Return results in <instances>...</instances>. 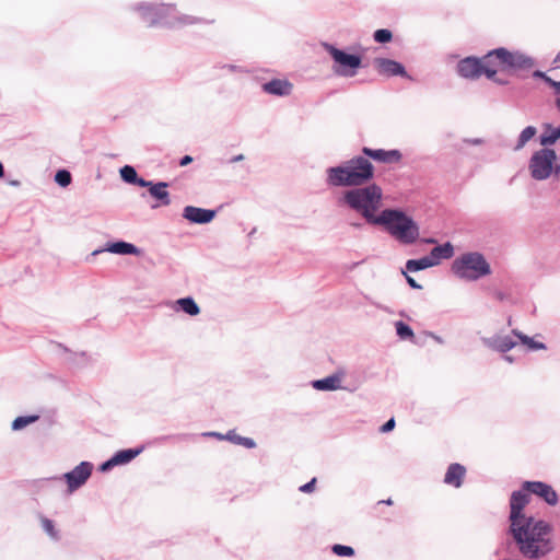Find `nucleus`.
I'll list each match as a JSON object with an SVG mask.
<instances>
[{
	"instance_id": "23",
	"label": "nucleus",
	"mask_w": 560,
	"mask_h": 560,
	"mask_svg": "<svg viewBox=\"0 0 560 560\" xmlns=\"http://www.w3.org/2000/svg\"><path fill=\"white\" fill-rule=\"evenodd\" d=\"M466 471L467 470L464 465L459 463H453L447 467L443 481L448 486L459 488L464 482Z\"/></svg>"
},
{
	"instance_id": "29",
	"label": "nucleus",
	"mask_w": 560,
	"mask_h": 560,
	"mask_svg": "<svg viewBox=\"0 0 560 560\" xmlns=\"http://www.w3.org/2000/svg\"><path fill=\"white\" fill-rule=\"evenodd\" d=\"M39 419V415H24L16 417L12 423V431H21L30 424L35 423Z\"/></svg>"
},
{
	"instance_id": "26",
	"label": "nucleus",
	"mask_w": 560,
	"mask_h": 560,
	"mask_svg": "<svg viewBox=\"0 0 560 560\" xmlns=\"http://www.w3.org/2000/svg\"><path fill=\"white\" fill-rule=\"evenodd\" d=\"M560 140V125L555 127L550 122L542 126V132L539 135L538 141L545 148H550Z\"/></svg>"
},
{
	"instance_id": "11",
	"label": "nucleus",
	"mask_w": 560,
	"mask_h": 560,
	"mask_svg": "<svg viewBox=\"0 0 560 560\" xmlns=\"http://www.w3.org/2000/svg\"><path fill=\"white\" fill-rule=\"evenodd\" d=\"M532 491L525 487V481L522 482L520 489L514 490L510 495V512H509V526L529 520L530 515H526L524 510L530 502Z\"/></svg>"
},
{
	"instance_id": "59",
	"label": "nucleus",
	"mask_w": 560,
	"mask_h": 560,
	"mask_svg": "<svg viewBox=\"0 0 560 560\" xmlns=\"http://www.w3.org/2000/svg\"><path fill=\"white\" fill-rule=\"evenodd\" d=\"M381 503H384V504H387V505H392L393 504V501L390 498H388L387 500H383L381 501Z\"/></svg>"
},
{
	"instance_id": "22",
	"label": "nucleus",
	"mask_w": 560,
	"mask_h": 560,
	"mask_svg": "<svg viewBox=\"0 0 560 560\" xmlns=\"http://www.w3.org/2000/svg\"><path fill=\"white\" fill-rule=\"evenodd\" d=\"M454 245L450 241H446L443 244H438L434 246L427 256L429 257L433 267H435L440 265L442 260L451 259L454 256Z\"/></svg>"
},
{
	"instance_id": "51",
	"label": "nucleus",
	"mask_w": 560,
	"mask_h": 560,
	"mask_svg": "<svg viewBox=\"0 0 560 560\" xmlns=\"http://www.w3.org/2000/svg\"><path fill=\"white\" fill-rule=\"evenodd\" d=\"M223 68H228L232 72H235L240 69V67L235 65H224Z\"/></svg>"
},
{
	"instance_id": "6",
	"label": "nucleus",
	"mask_w": 560,
	"mask_h": 560,
	"mask_svg": "<svg viewBox=\"0 0 560 560\" xmlns=\"http://www.w3.org/2000/svg\"><path fill=\"white\" fill-rule=\"evenodd\" d=\"M322 47L332 60V71L338 77L352 78L363 67L364 49L358 46L339 48L335 44L322 42Z\"/></svg>"
},
{
	"instance_id": "50",
	"label": "nucleus",
	"mask_w": 560,
	"mask_h": 560,
	"mask_svg": "<svg viewBox=\"0 0 560 560\" xmlns=\"http://www.w3.org/2000/svg\"><path fill=\"white\" fill-rule=\"evenodd\" d=\"M552 168H553L552 175L559 176L560 175V163H558V160L556 162H553Z\"/></svg>"
},
{
	"instance_id": "13",
	"label": "nucleus",
	"mask_w": 560,
	"mask_h": 560,
	"mask_svg": "<svg viewBox=\"0 0 560 560\" xmlns=\"http://www.w3.org/2000/svg\"><path fill=\"white\" fill-rule=\"evenodd\" d=\"M373 65L380 75L387 78L399 77L409 81H413V77L408 73L402 62L384 57L374 58Z\"/></svg>"
},
{
	"instance_id": "3",
	"label": "nucleus",
	"mask_w": 560,
	"mask_h": 560,
	"mask_svg": "<svg viewBox=\"0 0 560 560\" xmlns=\"http://www.w3.org/2000/svg\"><path fill=\"white\" fill-rule=\"evenodd\" d=\"M375 166L362 153L329 166L326 170V184L329 187H358L372 184Z\"/></svg>"
},
{
	"instance_id": "46",
	"label": "nucleus",
	"mask_w": 560,
	"mask_h": 560,
	"mask_svg": "<svg viewBox=\"0 0 560 560\" xmlns=\"http://www.w3.org/2000/svg\"><path fill=\"white\" fill-rule=\"evenodd\" d=\"M194 161V158L191 155H183L179 160H178V165L184 167V166H187L189 165L191 162Z\"/></svg>"
},
{
	"instance_id": "8",
	"label": "nucleus",
	"mask_w": 560,
	"mask_h": 560,
	"mask_svg": "<svg viewBox=\"0 0 560 560\" xmlns=\"http://www.w3.org/2000/svg\"><path fill=\"white\" fill-rule=\"evenodd\" d=\"M130 10L138 12L142 22L149 27H175L173 13L176 12V5L173 3L138 2L131 4Z\"/></svg>"
},
{
	"instance_id": "48",
	"label": "nucleus",
	"mask_w": 560,
	"mask_h": 560,
	"mask_svg": "<svg viewBox=\"0 0 560 560\" xmlns=\"http://www.w3.org/2000/svg\"><path fill=\"white\" fill-rule=\"evenodd\" d=\"M494 298L498 301L503 302L506 299V294L503 291H501V290H495L494 291Z\"/></svg>"
},
{
	"instance_id": "39",
	"label": "nucleus",
	"mask_w": 560,
	"mask_h": 560,
	"mask_svg": "<svg viewBox=\"0 0 560 560\" xmlns=\"http://www.w3.org/2000/svg\"><path fill=\"white\" fill-rule=\"evenodd\" d=\"M241 438L242 435L237 434L234 429L229 430L226 433H224V440L235 445H238Z\"/></svg>"
},
{
	"instance_id": "15",
	"label": "nucleus",
	"mask_w": 560,
	"mask_h": 560,
	"mask_svg": "<svg viewBox=\"0 0 560 560\" xmlns=\"http://www.w3.org/2000/svg\"><path fill=\"white\" fill-rule=\"evenodd\" d=\"M525 487L532 494L536 495L550 506L559 502V495L551 485L540 480H525Z\"/></svg>"
},
{
	"instance_id": "58",
	"label": "nucleus",
	"mask_w": 560,
	"mask_h": 560,
	"mask_svg": "<svg viewBox=\"0 0 560 560\" xmlns=\"http://www.w3.org/2000/svg\"><path fill=\"white\" fill-rule=\"evenodd\" d=\"M424 242L428 244L436 243L435 238H433V237H429V238L424 240Z\"/></svg>"
},
{
	"instance_id": "24",
	"label": "nucleus",
	"mask_w": 560,
	"mask_h": 560,
	"mask_svg": "<svg viewBox=\"0 0 560 560\" xmlns=\"http://www.w3.org/2000/svg\"><path fill=\"white\" fill-rule=\"evenodd\" d=\"M119 175L124 183L143 188L148 179L140 176L135 166L126 164L119 168Z\"/></svg>"
},
{
	"instance_id": "60",
	"label": "nucleus",
	"mask_w": 560,
	"mask_h": 560,
	"mask_svg": "<svg viewBox=\"0 0 560 560\" xmlns=\"http://www.w3.org/2000/svg\"><path fill=\"white\" fill-rule=\"evenodd\" d=\"M560 61V51L557 54V56L553 59V63H557Z\"/></svg>"
},
{
	"instance_id": "43",
	"label": "nucleus",
	"mask_w": 560,
	"mask_h": 560,
	"mask_svg": "<svg viewBox=\"0 0 560 560\" xmlns=\"http://www.w3.org/2000/svg\"><path fill=\"white\" fill-rule=\"evenodd\" d=\"M402 273L405 276L406 282L408 283V285L411 289H415V290H421L422 289V285L420 283H418L415 278L409 276L406 271H402Z\"/></svg>"
},
{
	"instance_id": "20",
	"label": "nucleus",
	"mask_w": 560,
	"mask_h": 560,
	"mask_svg": "<svg viewBox=\"0 0 560 560\" xmlns=\"http://www.w3.org/2000/svg\"><path fill=\"white\" fill-rule=\"evenodd\" d=\"M512 335H493L492 337L482 338V342L486 347L498 351L500 353H506L518 343L517 339Z\"/></svg>"
},
{
	"instance_id": "10",
	"label": "nucleus",
	"mask_w": 560,
	"mask_h": 560,
	"mask_svg": "<svg viewBox=\"0 0 560 560\" xmlns=\"http://www.w3.org/2000/svg\"><path fill=\"white\" fill-rule=\"evenodd\" d=\"M558 160L555 149L545 148L535 151L528 163L530 176L535 180H546L552 175L553 162Z\"/></svg>"
},
{
	"instance_id": "36",
	"label": "nucleus",
	"mask_w": 560,
	"mask_h": 560,
	"mask_svg": "<svg viewBox=\"0 0 560 560\" xmlns=\"http://www.w3.org/2000/svg\"><path fill=\"white\" fill-rule=\"evenodd\" d=\"M42 526L49 537H51L54 540H59L60 535L58 529H56L54 521L47 517H42Z\"/></svg>"
},
{
	"instance_id": "18",
	"label": "nucleus",
	"mask_w": 560,
	"mask_h": 560,
	"mask_svg": "<svg viewBox=\"0 0 560 560\" xmlns=\"http://www.w3.org/2000/svg\"><path fill=\"white\" fill-rule=\"evenodd\" d=\"M170 187L168 182H155V180H148L147 185H144L143 188H148L149 195L154 199V203L151 205V209H156L160 207H166L171 205V194L167 190Z\"/></svg>"
},
{
	"instance_id": "52",
	"label": "nucleus",
	"mask_w": 560,
	"mask_h": 560,
	"mask_svg": "<svg viewBox=\"0 0 560 560\" xmlns=\"http://www.w3.org/2000/svg\"><path fill=\"white\" fill-rule=\"evenodd\" d=\"M503 354H504V355H503V359H504L505 361H508L509 363H513V362L515 361V358H514V357L509 355V354H506V353H503Z\"/></svg>"
},
{
	"instance_id": "56",
	"label": "nucleus",
	"mask_w": 560,
	"mask_h": 560,
	"mask_svg": "<svg viewBox=\"0 0 560 560\" xmlns=\"http://www.w3.org/2000/svg\"><path fill=\"white\" fill-rule=\"evenodd\" d=\"M9 184H10L11 186H15V187H18V186H20V185H21V183H20L19 180H16V179H14V180H10V182H9Z\"/></svg>"
},
{
	"instance_id": "30",
	"label": "nucleus",
	"mask_w": 560,
	"mask_h": 560,
	"mask_svg": "<svg viewBox=\"0 0 560 560\" xmlns=\"http://www.w3.org/2000/svg\"><path fill=\"white\" fill-rule=\"evenodd\" d=\"M537 133V129L536 127L534 126H527L525 127L518 138H517V142L514 147V150H521L522 148H524L526 145V143L532 140Z\"/></svg>"
},
{
	"instance_id": "12",
	"label": "nucleus",
	"mask_w": 560,
	"mask_h": 560,
	"mask_svg": "<svg viewBox=\"0 0 560 560\" xmlns=\"http://www.w3.org/2000/svg\"><path fill=\"white\" fill-rule=\"evenodd\" d=\"M144 450V445L136 447L122 448L116 451L109 458L98 465V471L106 474L117 466H124L131 463Z\"/></svg>"
},
{
	"instance_id": "7",
	"label": "nucleus",
	"mask_w": 560,
	"mask_h": 560,
	"mask_svg": "<svg viewBox=\"0 0 560 560\" xmlns=\"http://www.w3.org/2000/svg\"><path fill=\"white\" fill-rule=\"evenodd\" d=\"M451 270L458 279L466 281H477L492 273L491 265L480 252H466L457 256Z\"/></svg>"
},
{
	"instance_id": "32",
	"label": "nucleus",
	"mask_w": 560,
	"mask_h": 560,
	"mask_svg": "<svg viewBox=\"0 0 560 560\" xmlns=\"http://www.w3.org/2000/svg\"><path fill=\"white\" fill-rule=\"evenodd\" d=\"M54 179L58 186L66 188L72 183V175L67 168H59L56 171Z\"/></svg>"
},
{
	"instance_id": "21",
	"label": "nucleus",
	"mask_w": 560,
	"mask_h": 560,
	"mask_svg": "<svg viewBox=\"0 0 560 560\" xmlns=\"http://www.w3.org/2000/svg\"><path fill=\"white\" fill-rule=\"evenodd\" d=\"M293 84L287 79L273 78L261 85V90L279 97L288 96L292 92Z\"/></svg>"
},
{
	"instance_id": "28",
	"label": "nucleus",
	"mask_w": 560,
	"mask_h": 560,
	"mask_svg": "<svg viewBox=\"0 0 560 560\" xmlns=\"http://www.w3.org/2000/svg\"><path fill=\"white\" fill-rule=\"evenodd\" d=\"M432 267L433 265L427 255L420 258L408 259L406 261V271L409 272H418Z\"/></svg>"
},
{
	"instance_id": "31",
	"label": "nucleus",
	"mask_w": 560,
	"mask_h": 560,
	"mask_svg": "<svg viewBox=\"0 0 560 560\" xmlns=\"http://www.w3.org/2000/svg\"><path fill=\"white\" fill-rule=\"evenodd\" d=\"M396 335L401 340H413L415 332L411 326L404 320H397L395 323Z\"/></svg>"
},
{
	"instance_id": "25",
	"label": "nucleus",
	"mask_w": 560,
	"mask_h": 560,
	"mask_svg": "<svg viewBox=\"0 0 560 560\" xmlns=\"http://www.w3.org/2000/svg\"><path fill=\"white\" fill-rule=\"evenodd\" d=\"M172 308L175 312H182L189 316H197L200 314V307L192 296L177 299L172 303Z\"/></svg>"
},
{
	"instance_id": "37",
	"label": "nucleus",
	"mask_w": 560,
	"mask_h": 560,
	"mask_svg": "<svg viewBox=\"0 0 560 560\" xmlns=\"http://www.w3.org/2000/svg\"><path fill=\"white\" fill-rule=\"evenodd\" d=\"M532 77L533 79L541 80L546 85L553 89V91L556 92V81L551 79L549 75H547L546 72L541 70H534L532 72Z\"/></svg>"
},
{
	"instance_id": "38",
	"label": "nucleus",
	"mask_w": 560,
	"mask_h": 560,
	"mask_svg": "<svg viewBox=\"0 0 560 560\" xmlns=\"http://www.w3.org/2000/svg\"><path fill=\"white\" fill-rule=\"evenodd\" d=\"M173 19H175V27L177 25H191V24H195L197 22H200L201 20L200 19H197L195 16H191V15H180V16H175L173 14Z\"/></svg>"
},
{
	"instance_id": "40",
	"label": "nucleus",
	"mask_w": 560,
	"mask_h": 560,
	"mask_svg": "<svg viewBox=\"0 0 560 560\" xmlns=\"http://www.w3.org/2000/svg\"><path fill=\"white\" fill-rule=\"evenodd\" d=\"M238 445H241L247 450H253L256 447L257 444L253 438L242 436Z\"/></svg>"
},
{
	"instance_id": "45",
	"label": "nucleus",
	"mask_w": 560,
	"mask_h": 560,
	"mask_svg": "<svg viewBox=\"0 0 560 560\" xmlns=\"http://www.w3.org/2000/svg\"><path fill=\"white\" fill-rule=\"evenodd\" d=\"M201 435L206 436V438H214V439H217L219 441H225L224 440V433H220V432H217V431L203 432Z\"/></svg>"
},
{
	"instance_id": "42",
	"label": "nucleus",
	"mask_w": 560,
	"mask_h": 560,
	"mask_svg": "<svg viewBox=\"0 0 560 560\" xmlns=\"http://www.w3.org/2000/svg\"><path fill=\"white\" fill-rule=\"evenodd\" d=\"M395 419L394 418H389L387 421H385L381 427H380V431L382 433H388L390 431L394 430L395 428Z\"/></svg>"
},
{
	"instance_id": "53",
	"label": "nucleus",
	"mask_w": 560,
	"mask_h": 560,
	"mask_svg": "<svg viewBox=\"0 0 560 560\" xmlns=\"http://www.w3.org/2000/svg\"><path fill=\"white\" fill-rule=\"evenodd\" d=\"M467 142H469L471 144H480L482 142V140L479 138H475V139H469Z\"/></svg>"
},
{
	"instance_id": "54",
	"label": "nucleus",
	"mask_w": 560,
	"mask_h": 560,
	"mask_svg": "<svg viewBox=\"0 0 560 560\" xmlns=\"http://www.w3.org/2000/svg\"><path fill=\"white\" fill-rule=\"evenodd\" d=\"M429 335H430L432 338H434L439 343H442V342H443V340H442V338H441L440 336H436V335H435V334H433V332H429Z\"/></svg>"
},
{
	"instance_id": "34",
	"label": "nucleus",
	"mask_w": 560,
	"mask_h": 560,
	"mask_svg": "<svg viewBox=\"0 0 560 560\" xmlns=\"http://www.w3.org/2000/svg\"><path fill=\"white\" fill-rule=\"evenodd\" d=\"M373 39L378 44H388L393 40V32L389 28H377L373 33Z\"/></svg>"
},
{
	"instance_id": "4",
	"label": "nucleus",
	"mask_w": 560,
	"mask_h": 560,
	"mask_svg": "<svg viewBox=\"0 0 560 560\" xmlns=\"http://www.w3.org/2000/svg\"><path fill=\"white\" fill-rule=\"evenodd\" d=\"M338 199V205L361 214L365 222L374 225L378 219L376 211L383 201V189L376 184H368L358 187H348Z\"/></svg>"
},
{
	"instance_id": "5",
	"label": "nucleus",
	"mask_w": 560,
	"mask_h": 560,
	"mask_svg": "<svg viewBox=\"0 0 560 560\" xmlns=\"http://www.w3.org/2000/svg\"><path fill=\"white\" fill-rule=\"evenodd\" d=\"M374 226H382L386 233L402 245H412L420 237L418 222L399 207L381 210Z\"/></svg>"
},
{
	"instance_id": "16",
	"label": "nucleus",
	"mask_w": 560,
	"mask_h": 560,
	"mask_svg": "<svg viewBox=\"0 0 560 560\" xmlns=\"http://www.w3.org/2000/svg\"><path fill=\"white\" fill-rule=\"evenodd\" d=\"M361 153L366 156L371 162H377L383 164H396L402 159V153L398 149H373L370 147H362Z\"/></svg>"
},
{
	"instance_id": "57",
	"label": "nucleus",
	"mask_w": 560,
	"mask_h": 560,
	"mask_svg": "<svg viewBox=\"0 0 560 560\" xmlns=\"http://www.w3.org/2000/svg\"><path fill=\"white\" fill-rule=\"evenodd\" d=\"M556 93L560 94V80L556 81Z\"/></svg>"
},
{
	"instance_id": "63",
	"label": "nucleus",
	"mask_w": 560,
	"mask_h": 560,
	"mask_svg": "<svg viewBox=\"0 0 560 560\" xmlns=\"http://www.w3.org/2000/svg\"><path fill=\"white\" fill-rule=\"evenodd\" d=\"M256 231H257V229L253 228V230L248 233V236L250 237V236L255 235Z\"/></svg>"
},
{
	"instance_id": "19",
	"label": "nucleus",
	"mask_w": 560,
	"mask_h": 560,
	"mask_svg": "<svg viewBox=\"0 0 560 560\" xmlns=\"http://www.w3.org/2000/svg\"><path fill=\"white\" fill-rule=\"evenodd\" d=\"M343 376L342 371H337L328 376H325L323 378L314 380L311 382V385L314 389L320 390V392H332L337 389H345L352 392V388H349L347 386L341 385V380Z\"/></svg>"
},
{
	"instance_id": "47",
	"label": "nucleus",
	"mask_w": 560,
	"mask_h": 560,
	"mask_svg": "<svg viewBox=\"0 0 560 560\" xmlns=\"http://www.w3.org/2000/svg\"><path fill=\"white\" fill-rule=\"evenodd\" d=\"M489 80L494 82L498 85H501V86H505L510 83L509 80L499 78L497 74H494L493 79H489Z\"/></svg>"
},
{
	"instance_id": "44",
	"label": "nucleus",
	"mask_w": 560,
	"mask_h": 560,
	"mask_svg": "<svg viewBox=\"0 0 560 560\" xmlns=\"http://www.w3.org/2000/svg\"><path fill=\"white\" fill-rule=\"evenodd\" d=\"M189 434H176V435H164L156 439V441H168V440H176V441H184L188 439Z\"/></svg>"
},
{
	"instance_id": "14",
	"label": "nucleus",
	"mask_w": 560,
	"mask_h": 560,
	"mask_svg": "<svg viewBox=\"0 0 560 560\" xmlns=\"http://www.w3.org/2000/svg\"><path fill=\"white\" fill-rule=\"evenodd\" d=\"M104 252H109L112 254L121 256H141L143 254L142 248L136 246L135 244L126 242L124 240H115L108 241L103 248H97L93 250L86 257V260L90 261L91 257H95L96 255Z\"/></svg>"
},
{
	"instance_id": "9",
	"label": "nucleus",
	"mask_w": 560,
	"mask_h": 560,
	"mask_svg": "<svg viewBox=\"0 0 560 560\" xmlns=\"http://www.w3.org/2000/svg\"><path fill=\"white\" fill-rule=\"evenodd\" d=\"M94 465L92 462L82 460L71 470L62 474L61 476H52L49 478L39 479L38 482H49L62 480L67 485V492L73 493L82 488L93 474Z\"/></svg>"
},
{
	"instance_id": "17",
	"label": "nucleus",
	"mask_w": 560,
	"mask_h": 560,
	"mask_svg": "<svg viewBox=\"0 0 560 560\" xmlns=\"http://www.w3.org/2000/svg\"><path fill=\"white\" fill-rule=\"evenodd\" d=\"M221 208L222 206H220L217 209H206L195 206H186L183 209L182 217L191 224L203 225L212 222Z\"/></svg>"
},
{
	"instance_id": "2",
	"label": "nucleus",
	"mask_w": 560,
	"mask_h": 560,
	"mask_svg": "<svg viewBox=\"0 0 560 560\" xmlns=\"http://www.w3.org/2000/svg\"><path fill=\"white\" fill-rule=\"evenodd\" d=\"M552 530L549 522L530 515L529 520L509 526L508 534L524 558L540 560L555 549L551 538L548 537Z\"/></svg>"
},
{
	"instance_id": "62",
	"label": "nucleus",
	"mask_w": 560,
	"mask_h": 560,
	"mask_svg": "<svg viewBox=\"0 0 560 560\" xmlns=\"http://www.w3.org/2000/svg\"><path fill=\"white\" fill-rule=\"evenodd\" d=\"M556 107L560 112V96L556 100Z\"/></svg>"
},
{
	"instance_id": "33",
	"label": "nucleus",
	"mask_w": 560,
	"mask_h": 560,
	"mask_svg": "<svg viewBox=\"0 0 560 560\" xmlns=\"http://www.w3.org/2000/svg\"><path fill=\"white\" fill-rule=\"evenodd\" d=\"M331 552L342 558H351L355 555V550L353 547L342 544H334L331 546Z\"/></svg>"
},
{
	"instance_id": "35",
	"label": "nucleus",
	"mask_w": 560,
	"mask_h": 560,
	"mask_svg": "<svg viewBox=\"0 0 560 560\" xmlns=\"http://www.w3.org/2000/svg\"><path fill=\"white\" fill-rule=\"evenodd\" d=\"M55 345L63 352V353H69L70 354V358H69V362L70 363H75V359L77 357H80L82 359H84L85 361H89L90 360V357L86 351H80V352H73L71 351L66 345L61 343V342H55Z\"/></svg>"
},
{
	"instance_id": "49",
	"label": "nucleus",
	"mask_w": 560,
	"mask_h": 560,
	"mask_svg": "<svg viewBox=\"0 0 560 560\" xmlns=\"http://www.w3.org/2000/svg\"><path fill=\"white\" fill-rule=\"evenodd\" d=\"M245 159V156L243 154H237V155H234L232 156L228 163L232 164V163H236V162H241Z\"/></svg>"
},
{
	"instance_id": "41",
	"label": "nucleus",
	"mask_w": 560,
	"mask_h": 560,
	"mask_svg": "<svg viewBox=\"0 0 560 560\" xmlns=\"http://www.w3.org/2000/svg\"><path fill=\"white\" fill-rule=\"evenodd\" d=\"M316 486V478H312L310 481L302 485L299 490L303 493H311L314 491Z\"/></svg>"
},
{
	"instance_id": "61",
	"label": "nucleus",
	"mask_w": 560,
	"mask_h": 560,
	"mask_svg": "<svg viewBox=\"0 0 560 560\" xmlns=\"http://www.w3.org/2000/svg\"><path fill=\"white\" fill-rule=\"evenodd\" d=\"M351 225L355 229H360L362 226L360 222L351 223Z\"/></svg>"
},
{
	"instance_id": "64",
	"label": "nucleus",
	"mask_w": 560,
	"mask_h": 560,
	"mask_svg": "<svg viewBox=\"0 0 560 560\" xmlns=\"http://www.w3.org/2000/svg\"><path fill=\"white\" fill-rule=\"evenodd\" d=\"M359 265H360V262H353V264H351V266H350V268H349V269H350V270H352L353 268H355V267H357V266H359Z\"/></svg>"
},
{
	"instance_id": "27",
	"label": "nucleus",
	"mask_w": 560,
	"mask_h": 560,
	"mask_svg": "<svg viewBox=\"0 0 560 560\" xmlns=\"http://www.w3.org/2000/svg\"><path fill=\"white\" fill-rule=\"evenodd\" d=\"M511 335H513L527 351L534 352L547 349L546 343L535 340L534 337H529L518 329H512Z\"/></svg>"
},
{
	"instance_id": "55",
	"label": "nucleus",
	"mask_w": 560,
	"mask_h": 560,
	"mask_svg": "<svg viewBox=\"0 0 560 560\" xmlns=\"http://www.w3.org/2000/svg\"><path fill=\"white\" fill-rule=\"evenodd\" d=\"M4 174H5L4 166H3L2 162H0V178H3Z\"/></svg>"
},
{
	"instance_id": "1",
	"label": "nucleus",
	"mask_w": 560,
	"mask_h": 560,
	"mask_svg": "<svg viewBox=\"0 0 560 560\" xmlns=\"http://www.w3.org/2000/svg\"><path fill=\"white\" fill-rule=\"evenodd\" d=\"M502 71L517 73L529 71L536 65V60L521 50H510L506 47H497L488 50L482 57L467 56L458 60L456 72L463 79L477 80L481 75L493 79L498 74L494 66Z\"/></svg>"
}]
</instances>
